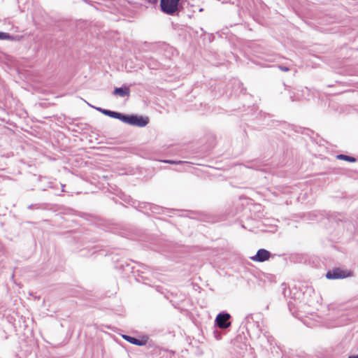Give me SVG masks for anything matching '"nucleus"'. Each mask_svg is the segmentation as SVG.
<instances>
[{
  "instance_id": "f257e3e1",
  "label": "nucleus",
  "mask_w": 358,
  "mask_h": 358,
  "mask_svg": "<svg viewBox=\"0 0 358 358\" xmlns=\"http://www.w3.org/2000/svg\"><path fill=\"white\" fill-rule=\"evenodd\" d=\"M180 0H161L160 8L163 13L173 15L178 10Z\"/></svg>"
},
{
  "instance_id": "f03ea898",
  "label": "nucleus",
  "mask_w": 358,
  "mask_h": 358,
  "mask_svg": "<svg viewBox=\"0 0 358 358\" xmlns=\"http://www.w3.org/2000/svg\"><path fill=\"white\" fill-rule=\"evenodd\" d=\"M148 122L149 119L148 117L137 115H125L124 120V122L138 127H145L148 124Z\"/></svg>"
},
{
  "instance_id": "7ed1b4c3",
  "label": "nucleus",
  "mask_w": 358,
  "mask_h": 358,
  "mask_svg": "<svg viewBox=\"0 0 358 358\" xmlns=\"http://www.w3.org/2000/svg\"><path fill=\"white\" fill-rule=\"evenodd\" d=\"M351 271L343 270L341 268H335L327 273L326 277L328 279H340L352 276Z\"/></svg>"
},
{
  "instance_id": "20e7f679",
  "label": "nucleus",
  "mask_w": 358,
  "mask_h": 358,
  "mask_svg": "<svg viewBox=\"0 0 358 358\" xmlns=\"http://www.w3.org/2000/svg\"><path fill=\"white\" fill-rule=\"evenodd\" d=\"M230 318V315L228 313H220L216 317V322L217 326L222 329H226L231 325V323L228 322Z\"/></svg>"
},
{
  "instance_id": "39448f33",
  "label": "nucleus",
  "mask_w": 358,
  "mask_h": 358,
  "mask_svg": "<svg viewBox=\"0 0 358 358\" xmlns=\"http://www.w3.org/2000/svg\"><path fill=\"white\" fill-rule=\"evenodd\" d=\"M270 256L271 253L269 251L265 249H260L254 257H251V259L254 262H263L268 260Z\"/></svg>"
},
{
  "instance_id": "423d86ee",
  "label": "nucleus",
  "mask_w": 358,
  "mask_h": 358,
  "mask_svg": "<svg viewBox=\"0 0 358 358\" xmlns=\"http://www.w3.org/2000/svg\"><path fill=\"white\" fill-rule=\"evenodd\" d=\"M113 94L121 97L129 96L130 94V90L129 87H117L115 88Z\"/></svg>"
},
{
  "instance_id": "0eeeda50",
  "label": "nucleus",
  "mask_w": 358,
  "mask_h": 358,
  "mask_svg": "<svg viewBox=\"0 0 358 358\" xmlns=\"http://www.w3.org/2000/svg\"><path fill=\"white\" fill-rule=\"evenodd\" d=\"M108 116L113 118L118 119L124 122L125 115L117 112L108 110Z\"/></svg>"
},
{
  "instance_id": "6e6552de",
  "label": "nucleus",
  "mask_w": 358,
  "mask_h": 358,
  "mask_svg": "<svg viewBox=\"0 0 358 358\" xmlns=\"http://www.w3.org/2000/svg\"><path fill=\"white\" fill-rule=\"evenodd\" d=\"M123 338L129 341V343H132V344H135V345H142L143 343L141 341H140L139 340L134 338V337H131L129 336H126V335H123Z\"/></svg>"
},
{
  "instance_id": "1a4fd4ad",
  "label": "nucleus",
  "mask_w": 358,
  "mask_h": 358,
  "mask_svg": "<svg viewBox=\"0 0 358 358\" xmlns=\"http://www.w3.org/2000/svg\"><path fill=\"white\" fill-rule=\"evenodd\" d=\"M337 158L339 159H343L350 162H355L356 161L355 158L345 155H338L337 156Z\"/></svg>"
},
{
  "instance_id": "9d476101",
  "label": "nucleus",
  "mask_w": 358,
  "mask_h": 358,
  "mask_svg": "<svg viewBox=\"0 0 358 358\" xmlns=\"http://www.w3.org/2000/svg\"><path fill=\"white\" fill-rule=\"evenodd\" d=\"M0 40H13V37L7 33L0 31Z\"/></svg>"
},
{
  "instance_id": "9b49d317",
  "label": "nucleus",
  "mask_w": 358,
  "mask_h": 358,
  "mask_svg": "<svg viewBox=\"0 0 358 358\" xmlns=\"http://www.w3.org/2000/svg\"><path fill=\"white\" fill-rule=\"evenodd\" d=\"M96 110L100 111V112H101L103 114H104L106 115H108V110L103 109V108H96Z\"/></svg>"
},
{
  "instance_id": "f8f14e48",
  "label": "nucleus",
  "mask_w": 358,
  "mask_h": 358,
  "mask_svg": "<svg viewBox=\"0 0 358 358\" xmlns=\"http://www.w3.org/2000/svg\"><path fill=\"white\" fill-rule=\"evenodd\" d=\"M145 1L152 4H155L157 2V0H145Z\"/></svg>"
},
{
  "instance_id": "ddd939ff",
  "label": "nucleus",
  "mask_w": 358,
  "mask_h": 358,
  "mask_svg": "<svg viewBox=\"0 0 358 358\" xmlns=\"http://www.w3.org/2000/svg\"><path fill=\"white\" fill-rule=\"evenodd\" d=\"M165 162H167V163H169V164H176V162H174V161H171V160L166 161Z\"/></svg>"
},
{
  "instance_id": "4468645a",
  "label": "nucleus",
  "mask_w": 358,
  "mask_h": 358,
  "mask_svg": "<svg viewBox=\"0 0 358 358\" xmlns=\"http://www.w3.org/2000/svg\"><path fill=\"white\" fill-rule=\"evenodd\" d=\"M282 70L284 71H287L289 69H288V68L285 67V68H282Z\"/></svg>"
},
{
  "instance_id": "2eb2a0df",
  "label": "nucleus",
  "mask_w": 358,
  "mask_h": 358,
  "mask_svg": "<svg viewBox=\"0 0 358 358\" xmlns=\"http://www.w3.org/2000/svg\"><path fill=\"white\" fill-rule=\"evenodd\" d=\"M348 358H358V355L350 356Z\"/></svg>"
}]
</instances>
